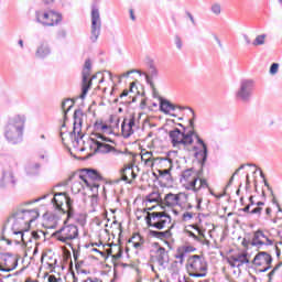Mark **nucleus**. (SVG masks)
Listing matches in <instances>:
<instances>
[{
    "mask_svg": "<svg viewBox=\"0 0 282 282\" xmlns=\"http://www.w3.org/2000/svg\"><path fill=\"white\" fill-rule=\"evenodd\" d=\"M39 209H18L9 218V221H13L12 230L13 235H20L21 241L25 243V228H29L30 224L39 219Z\"/></svg>",
    "mask_w": 282,
    "mask_h": 282,
    "instance_id": "nucleus-1",
    "label": "nucleus"
},
{
    "mask_svg": "<svg viewBox=\"0 0 282 282\" xmlns=\"http://www.w3.org/2000/svg\"><path fill=\"white\" fill-rule=\"evenodd\" d=\"M188 109L192 113V118L188 119V126L185 127L182 123L177 124L178 127H182L185 133H189L191 138H195L196 144L198 145H193L192 151L194 153V158H196V160L200 162L202 166H204V164L208 162V145L206 144V142H204V139L199 138V133L195 131V111L192 110V108Z\"/></svg>",
    "mask_w": 282,
    "mask_h": 282,
    "instance_id": "nucleus-2",
    "label": "nucleus"
},
{
    "mask_svg": "<svg viewBox=\"0 0 282 282\" xmlns=\"http://www.w3.org/2000/svg\"><path fill=\"white\" fill-rule=\"evenodd\" d=\"M25 120L24 115H17L9 119L4 127V138L9 144H21V142H23Z\"/></svg>",
    "mask_w": 282,
    "mask_h": 282,
    "instance_id": "nucleus-3",
    "label": "nucleus"
},
{
    "mask_svg": "<svg viewBox=\"0 0 282 282\" xmlns=\"http://www.w3.org/2000/svg\"><path fill=\"white\" fill-rule=\"evenodd\" d=\"M198 163L200 164L199 170L189 167L181 173L180 183L186 191H197V182H199V177L204 175V166H206V163H204V165H202L199 161Z\"/></svg>",
    "mask_w": 282,
    "mask_h": 282,
    "instance_id": "nucleus-4",
    "label": "nucleus"
},
{
    "mask_svg": "<svg viewBox=\"0 0 282 282\" xmlns=\"http://www.w3.org/2000/svg\"><path fill=\"white\" fill-rule=\"evenodd\" d=\"M51 202L56 210H61V213L67 215V219H74V215H76L74 210V199H72L67 193L59 192L54 194Z\"/></svg>",
    "mask_w": 282,
    "mask_h": 282,
    "instance_id": "nucleus-5",
    "label": "nucleus"
},
{
    "mask_svg": "<svg viewBox=\"0 0 282 282\" xmlns=\"http://www.w3.org/2000/svg\"><path fill=\"white\" fill-rule=\"evenodd\" d=\"M95 138H89L90 140V153L87 155V158H94V155H97V153H111L113 151V147L107 142H111V139L106 137L105 134L100 132L93 133Z\"/></svg>",
    "mask_w": 282,
    "mask_h": 282,
    "instance_id": "nucleus-6",
    "label": "nucleus"
},
{
    "mask_svg": "<svg viewBox=\"0 0 282 282\" xmlns=\"http://www.w3.org/2000/svg\"><path fill=\"white\" fill-rule=\"evenodd\" d=\"M69 219L66 218L64 220V225L52 234L53 239L61 241V243H65L66 246H72V241L74 239H78V226L74 224H67Z\"/></svg>",
    "mask_w": 282,
    "mask_h": 282,
    "instance_id": "nucleus-7",
    "label": "nucleus"
},
{
    "mask_svg": "<svg viewBox=\"0 0 282 282\" xmlns=\"http://www.w3.org/2000/svg\"><path fill=\"white\" fill-rule=\"evenodd\" d=\"M169 138L171 140L174 149H185L186 151H193V148H188L195 142L191 137V132H185L178 128H174L169 132Z\"/></svg>",
    "mask_w": 282,
    "mask_h": 282,
    "instance_id": "nucleus-8",
    "label": "nucleus"
},
{
    "mask_svg": "<svg viewBox=\"0 0 282 282\" xmlns=\"http://www.w3.org/2000/svg\"><path fill=\"white\" fill-rule=\"evenodd\" d=\"M187 272L189 276L203 279L208 272V264L202 256L194 254L187 260Z\"/></svg>",
    "mask_w": 282,
    "mask_h": 282,
    "instance_id": "nucleus-9",
    "label": "nucleus"
},
{
    "mask_svg": "<svg viewBox=\"0 0 282 282\" xmlns=\"http://www.w3.org/2000/svg\"><path fill=\"white\" fill-rule=\"evenodd\" d=\"M84 116L85 113L83 112L82 109H77L74 112L73 131L68 133L74 149H78L82 142L83 144H85V141H83V139L85 138V134H83V117Z\"/></svg>",
    "mask_w": 282,
    "mask_h": 282,
    "instance_id": "nucleus-10",
    "label": "nucleus"
},
{
    "mask_svg": "<svg viewBox=\"0 0 282 282\" xmlns=\"http://www.w3.org/2000/svg\"><path fill=\"white\" fill-rule=\"evenodd\" d=\"M35 21L44 28H54V25H58L63 21V14L53 10H37L35 11Z\"/></svg>",
    "mask_w": 282,
    "mask_h": 282,
    "instance_id": "nucleus-11",
    "label": "nucleus"
},
{
    "mask_svg": "<svg viewBox=\"0 0 282 282\" xmlns=\"http://www.w3.org/2000/svg\"><path fill=\"white\" fill-rule=\"evenodd\" d=\"M145 223L148 224L149 228L162 230L166 227V224H171V215L166 214V212H148Z\"/></svg>",
    "mask_w": 282,
    "mask_h": 282,
    "instance_id": "nucleus-12",
    "label": "nucleus"
},
{
    "mask_svg": "<svg viewBox=\"0 0 282 282\" xmlns=\"http://www.w3.org/2000/svg\"><path fill=\"white\" fill-rule=\"evenodd\" d=\"M254 89V80L252 79H242L240 86L236 91V98L241 100V102H250L252 98V91Z\"/></svg>",
    "mask_w": 282,
    "mask_h": 282,
    "instance_id": "nucleus-13",
    "label": "nucleus"
},
{
    "mask_svg": "<svg viewBox=\"0 0 282 282\" xmlns=\"http://www.w3.org/2000/svg\"><path fill=\"white\" fill-rule=\"evenodd\" d=\"M82 76V94L79 95V98H82V100H85L91 87V79H89V76H91V59L88 58L85 61Z\"/></svg>",
    "mask_w": 282,
    "mask_h": 282,
    "instance_id": "nucleus-14",
    "label": "nucleus"
},
{
    "mask_svg": "<svg viewBox=\"0 0 282 282\" xmlns=\"http://www.w3.org/2000/svg\"><path fill=\"white\" fill-rule=\"evenodd\" d=\"M102 30V21L100 20V11L96 8L91 10V26H90V41L96 43Z\"/></svg>",
    "mask_w": 282,
    "mask_h": 282,
    "instance_id": "nucleus-15",
    "label": "nucleus"
},
{
    "mask_svg": "<svg viewBox=\"0 0 282 282\" xmlns=\"http://www.w3.org/2000/svg\"><path fill=\"white\" fill-rule=\"evenodd\" d=\"M0 261L3 265L0 264V272H12L19 267V259H17L12 253H0Z\"/></svg>",
    "mask_w": 282,
    "mask_h": 282,
    "instance_id": "nucleus-16",
    "label": "nucleus"
},
{
    "mask_svg": "<svg viewBox=\"0 0 282 282\" xmlns=\"http://www.w3.org/2000/svg\"><path fill=\"white\" fill-rule=\"evenodd\" d=\"M252 263L258 268H261V265H267L264 269H260L259 272H268L272 264V256L265 251H261L254 257Z\"/></svg>",
    "mask_w": 282,
    "mask_h": 282,
    "instance_id": "nucleus-17",
    "label": "nucleus"
},
{
    "mask_svg": "<svg viewBox=\"0 0 282 282\" xmlns=\"http://www.w3.org/2000/svg\"><path fill=\"white\" fill-rule=\"evenodd\" d=\"M76 100H78V98L76 99H65L63 102H62V111L64 113V122L63 124L61 126V131H59V137L62 139V142L63 144H65V122H67V112L68 111H72V109L74 108V105H76Z\"/></svg>",
    "mask_w": 282,
    "mask_h": 282,
    "instance_id": "nucleus-18",
    "label": "nucleus"
},
{
    "mask_svg": "<svg viewBox=\"0 0 282 282\" xmlns=\"http://www.w3.org/2000/svg\"><path fill=\"white\" fill-rule=\"evenodd\" d=\"M141 162H143L149 169H153V166H155L158 162L160 164H170L171 166V161L162 158H153V152H144L143 154H141Z\"/></svg>",
    "mask_w": 282,
    "mask_h": 282,
    "instance_id": "nucleus-19",
    "label": "nucleus"
},
{
    "mask_svg": "<svg viewBox=\"0 0 282 282\" xmlns=\"http://www.w3.org/2000/svg\"><path fill=\"white\" fill-rule=\"evenodd\" d=\"M82 173H84V174H79V180L82 182H84V184H86V186H91V184L89 183L87 177L89 180H93L94 182L102 181V175H100L97 172V170H95V169H84V170H82Z\"/></svg>",
    "mask_w": 282,
    "mask_h": 282,
    "instance_id": "nucleus-20",
    "label": "nucleus"
},
{
    "mask_svg": "<svg viewBox=\"0 0 282 282\" xmlns=\"http://www.w3.org/2000/svg\"><path fill=\"white\" fill-rule=\"evenodd\" d=\"M17 186V177L12 171L3 172L0 180V188H14Z\"/></svg>",
    "mask_w": 282,
    "mask_h": 282,
    "instance_id": "nucleus-21",
    "label": "nucleus"
},
{
    "mask_svg": "<svg viewBox=\"0 0 282 282\" xmlns=\"http://www.w3.org/2000/svg\"><path fill=\"white\" fill-rule=\"evenodd\" d=\"M272 240L265 236L261 230L254 232L251 245L257 248H261V246H272Z\"/></svg>",
    "mask_w": 282,
    "mask_h": 282,
    "instance_id": "nucleus-22",
    "label": "nucleus"
},
{
    "mask_svg": "<svg viewBox=\"0 0 282 282\" xmlns=\"http://www.w3.org/2000/svg\"><path fill=\"white\" fill-rule=\"evenodd\" d=\"M52 54V47L47 42H40L35 51V58H40L41 61L47 58Z\"/></svg>",
    "mask_w": 282,
    "mask_h": 282,
    "instance_id": "nucleus-23",
    "label": "nucleus"
},
{
    "mask_svg": "<svg viewBox=\"0 0 282 282\" xmlns=\"http://www.w3.org/2000/svg\"><path fill=\"white\" fill-rule=\"evenodd\" d=\"M137 177L138 174L133 171V164L126 165L124 169L121 170V180L127 184H131Z\"/></svg>",
    "mask_w": 282,
    "mask_h": 282,
    "instance_id": "nucleus-24",
    "label": "nucleus"
},
{
    "mask_svg": "<svg viewBox=\"0 0 282 282\" xmlns=\"http://www.w3.org/2000/svg\"><path fill=\"white\" fill-rule=\"evenodd\" d=\"M176 109H184L182 106H175L169 99L160 98V111L163 113H171V111H175Z\"/></svg>",
    "mask_w": 282,
    "mask_h": 282,
    "instance_id": "nucleus-25",
    "label": "nucleus"
},
{
    "mask_svg": "<svg viewBox=\"0 0 282 282\" xmlns=\"http://www.w3.org/2000/svg\"><path fill=\"white\" fill-rule=\"evenodd\" d=\"M156 261L161 268L169 265V251L164 247H159L156 250Z\"/></svg>",
    "mask_w": 282,
    "mask_h": 282,
    "instance_id": "nucleus-26",
    "label": "nucleus"
},
{
    "mask_svg": "<svg viewBox=\"0 0 282 282\" xmlns=\"http://www.w3.org/2000/svg\"><path fill=\"white\" fill-rule=\"evenodd\" d=\"M173 228V226L171 227ZM171 228L165 231H158V230H149L150 237H154L155 239H161V241H164V239H171L173 237V234L171 232Z\"/></svg>",
    "mask_w": 282,
    "mask_h": 282,
    "instance_id": "nucleus-27",
    "label": "nucleus"
},
{
    "mask_svg": "<svg viewBox=\"0 0 282 282\" xmlns=\"http://www.w3.org/2000/svg\"><path fill=\"white\" fill-rule=\"evenodd\" d=\"M164 204L165 206H177V204H180V194H173V193H169L165 197H164Z\"/></svg>",
    "mask_w": 282,
    "mask_h": 282,
    "instance_id": "nucleus-28",
    "label": "nucleus"
},
{
    "mask_svg": "<svg viewBox=\"0 0 282 282\" xmlns=\"http://www.w3.org/2000/svg\"><path fill=\"white\" fill-rule=\"evenodd\" d=\"M144 76L148 84L149 80L153 83V78H158V76H160V72L158 70V67H155V64H149V74H144Z\"/></svg>",
    "mask_w": 282,
    "mask_h": 282,
    "instance_id": "nucleus-29",
    "label": "nucleus"
},
{
    "mask_svg": "<svg viewBox=\"0 0 282 282\" xmlns=\"http://www.w3.org/2000/svg\"><path fill=\"white\" fill-rule=\"evenodd\" d=\"M28 175H39L41 173V163H31L25 167Z\"/></svg>",
    "mask_w": 282,
    "mask_h": 282,
    "instance_id": "nucleus-30",
    "label": "nucleus"
},
{
    "mask_svg": "<svg viewBox=\"0 0 282 282\" xmlns=\"http://www.w3.org/2000/svg\"><path fill=\"white\" fill-rule=\"evenodd\" d=\"M230 260L234 261V263H240V265H243V263H250V260L248 259V253H239L238 256H231Z\"/></svg>",
    "mask_w": 282,
    "mask_h": 282,
    "instance_id": "nucleus-31",
    "label": "nucleus"
},
{
    "mask_svg": "<svg viewBox=\"0 0 282 282\" xmlns=\"http://www.w3.org/2000/svg\"><path fill=\"white\" fill-rule=\"evenodd\" d=\"M129 243H133V248L138 249V248H142V243H144V241H142V236H140V234H134L133 237H131L128 240Z\"/></svg>",
    "mask_w": 282,
    "mask_h": 282,
    "instance_id": "nucleus-32",
    "label": "nucleus"
},
{
    "mask_svg": "<svg viewBox=\"0 0 282 282\" xmlns=\"http://www.w3.org/2000/svg\"><path fill=\"white\" fill-rule=\"evenodd\" d=\"M121 133H122L123 138H131V135H133L134 131H133V129H131L130 126L127 124V121H122Z\"/></svg>",
    "mask_w": 282,
    "mask_h": 282,
    "instance_id": "nucleus-33",
    "label": "nucleus"
},
{
    "mask_svg": "<svg viewBox=\"0 0 282 282\" xmlns=\"http://www.w3.org/2000/svg\"><path fill=\"white\" fill-rule=\"evenodd\" d=\"M85 188V184H83L82 181H75L72 185V193H74L75 195H78V193H80V191H83Z\"/></svg>",
    "mask_w": 282,
    "mask_h": 282,
    "instance_id": "nucleus-34",
    "label": "nucleus"
},
{
    "mask_svg": "<svg viewBox=\"0 0 282 282\" xmlns=\"http://www.w3.org/2000/svg\"><path fill=\"white\" fill-rule=\"evenodd\" d=\"M147 202H149L150 204H153L155 202H162V197L158 192H152L147 196Z\"/></svg>",
    "mask_w": 282,
    "mask_h": 282,
    "instance_id": "nucleus-35",
    "label": "nucleus"
},
{
    "mask_svg": "<svg viewBox=\"0 0 282 282\" xmlns=\"http://www.w3.org/2000/svg\"><path fill=\"white\" fill-rule=\"evenodd\" d=\"M265 39H268L267 34H260L254 39L252 45H254L256 47L259 45H265Z\"/></svg>",
    "mask_w": 282,
    "mask_h": 282,
    "instance_id": "nucleus-36",
    "label": "nucleus"
},
{
    "mask_svg": "<svg viewBox=\"0 0 282 282\" xmlns=\"http://www.w3.org/2000/svg\"><path fill=\"white\" fill-rule=\"evenodd\" d=\"M198 181H199L198 186H196V189H194L193 193H199L202 188H208V181H206V178H202L200 176Z\"/></svg>",
    "mask_w": 282,
    "mask_h": 282,
    "instance_id": "nucleus-37",
    "label": "nucleus"
},
{
    "mask_svg": "<svg viewBox=\"0 0 282 282\" xmlns=\"http://www.w3.org/2000/svg\"><path fill=\"white\" fill-rule=\"evenodd\" d=\"M174 257L178 259V263H181V265L184 264V259H186V253L181 249V247L177 248Z\"/></svg>",
    "mask_w": 282,
    "mask_h": 282,
    "instance_id": "nucleus-38",
    "label": "nucleus"
},
{
    "mask_svg": "<svg viewBox=\"0 0 282 282\" xmlns=\"http://www.w3.org/2000/svg\"><path fill=\"white\" fill-rule=\"evenodd\" d=\"M56 39L57 41H65V39H67V30L59 29L56 33Z\"/></svg>",
    "mask_w": 282,
    "mask_h": 282,
    "instance_id": "nucleus-39",
    "label": "nucleus"
},
{
    "mask_svg": "<svg viewBox=\"0 0 282 282\" xmlns=\"http://www.w3.org/2000/svg\"><path fill=\"white\" fill-rule=\"evenodd\" d=\"M159 175L164 180H171V169L159 170Z\"/></svg>",
    "mask_w": 282,
    "mask_h": 282,
    "instance_id": "nucleus-40",
    "label": "nucleus"
},
{
    "mask_svg": "<svg viewBox=\"0 0 282 282\" xmlns=\"http://www.w3.org/2000/svg\"><path fill=\"white\" fill-rule=\"evenodd\" d=\"M135 72H138V70H135V69L128 70L126 73H122L121 75H118L117 78H118L119 83H121L122 78H129V76H131V74H135Z\"/></svg>",
    "mask_w": 282,
    "mask_h": 282,
    "instance_id": "nucleus-41",
    "label": "nucleus"
},
{
    "mask_svg": "<svg viewBox=\"0 0 282 282\" xmlns=\"http://www.w3.org/2000/svg\"><path fill=\"white\" fill-rule=\"evenodd\" d=\"M212 12H213V14H216V17H219V14H221V4L214 3L212 6Z\"/></svg>",
    "mask_w": 282,
    "mask_h": 282,
    "instance_id": "nucleus-42",
    "label": "nucleus"
},
{
    "mask_svg": "<svg viewBox=\"0 0 282 282\" xmlns=\"http://www.w3.org/2000/svg\"><path fill=\"white\" fill-rule=\"evenodd\" d=\"M123 122H126L130 129H133V127H135V116L132 115L129 119H123Z\"/></svg>",
    "mask_w": 282,
    "mask_h": 282,
    "instance_id": "nucleus-43",
    "label": "nucleus"
},
{
    "mask_svg": "<svg viewBox=\"0 0 282 282\" xmlns=\"http://www.w3.org/2000/svg\"><path fill=\"white\" fill-rule=\"evenodd\" d=\"M269 72H270L271 76L276 75L279 73V63L271 64Z\"/></svg>",
    "mask_w": 282,
    "mask_h": 282,
    "instance_id": "nucleus-44",
    "label": "nucleus"
},
{
    "mask_svg": "<svg viewBox=\"0 0 282 282\" xmlns=\"http://www.w3.org/2000/svg\"><path fill=\"white\" fill-rule=\"evenodd\" d=\"M148 85H150L152 89L153 98H158L159 93H158V88H155V84L151 82V79H148Z\"/></svg>",
    "mask_w": 282,
    "mask_h": 282,
    "instance_id": "nucleus-45",
    "label": "nucleus"
},
{
    "mask_svg": "<svg viewBox=\"0 0 282 282\" xmlns=\"http://www.w3.org/2000/svg\"><path fill=\"white\" fill-rule=\"evenodd\" d=\"M180 249H181L185 254H188V252H195V247H193V246H183V247H180Z\"/></svg>",
    "mask_w": 282,
    "mask_h": 282,
    "instance_id": "nucleus-46",
    "label": "nucleus"
},
{
    "mask_svg": "<svg viewBox=\"0 0 282 282\" xmlns=\"http://www.w3.org/2000/svg\"><path fill=\"white\" fill-rule=\"evenodd\" d=\"M279 268H281V263L276 264L273 270L268 274L269 276V282L272 281V276H274V274H276V271L279 270Z\"/></svg>",
    "mask_w": 282,
    "mask_h": 282,
    "instance_id": "nucleus-47",
    "label": "nucleus"
},
{
    "mask_svg": "<svg viewBox=\"0 0 282 282\" xmlns=\"http://www.w3.org/2000/svg\"><path fill=\"white\" fill-rule=\"evenodd\" d=\"M174 43H175V45H176V47H177L178 50H182V47H183L182 37H180L178 35H176V36L174 37Z\"/></svg>",
    "mask_w": 282,
    "mask_h": 282,
    "instance_id": "nucleus-48",
    "label": "nucleus"
},
{
    "mask_svg": "<svg viewBox=\"0 0 282 282\" xmlns=\"http://www.w3.org/2000/svg\"><path fill=\"white\" fill-rule=\"evenodd\" d=\"M182 218H183V221H188V220L193 219V213H191V212H185V213L183 214Z\"/></svg>",
    "mask_w": 282,
    "mask_h": 282,
    "instance_id": "nucleus-49",
    "label": "nucleus"
},
{
    "mask_svg": "<svg viewBox=\"0 0 282 282\" xmlns=\"http://www.w3.org/2000/svg\"><path fill=\"white\" fill-rule=\"evenodd\" d=\"M105 123H102V121H96L95 122V124H94V129H95V131H99V132H101L102 131V126H104Z\"/></svg>",
    "mask_w": 282,
    "mask_h": 282,
    "instance_id": "nucleus-50",
    "label": "nucleus"
},
{
    "mask_svg": "<svg viewBox=\"0 0 282 282\" xmlns=\"http://www.w3.org/2000/svg\"><path fill=\"white\" fill-rule=\"evenodd\" d=\"M261 210H263L262 207H256L251 209L250 215H261Z\"/></svg>",
    "mask_w": 282,
    "mask_h": 282,
    "instance_id": "nucleus-51",
    "label": "nucleus"
},
{
    "mask_svg": "<svg viewBox=\"0 0 282 282\" xmlns=\"http://www.w3.org/2000/svg\"><path fill=\"white\" fill-rule=\"evenodd\" d=\"M188 237H192L194 241H200L199 237L193 231H187Z\"/></svg>",
    "mask_w": 282,
    "mask_h": 282,
    "instance_id": "nucleus-52",
    "label": "nucleus"
},
{
    "mask_svg": "<svg viewBox=\"0 0 282 282\" xmlns=\"http://www.w3.org/2000/svg\"><path fill=\"white\" fill-rule=\"evenodd\" d=\"M109 131H111V128L107 126V123H104L101 127V133H109Z\"/></svg>",
    "mask_w": 282,
    "mask_h": 282,
    "instance_id": "nucleus-53",
    "label": "nucleus"
},
{
    "mask_svg": "<svg viewBox=\"0 0 282 282\" xmlns=\"http://www.w3.org/2000/svg\"><path fill=\"white\" fill-rule=\"evenodd\" d=\"M186 15L188 17L191 23H193V25H195V18L193 17V13L189 11H186Z\"/></svg>",
    "mask_w": 282,
    "mask_h": 282,
    "instance_id": "nucleus-54",
    "label": "nucleus"
},
{
    "mask_svg": "<svg viewBox=\"0 0 282 282\" xmlns=\"http://www.w3.org/2000/svg\"><path fill=\"white\" fill-rule=\"evenodd\" d=\"M202 202H203L202 198L196 197V208H197V210H202Z\"/></svg>",
    "mask_w": 282,
    "mask_h": 282,
    "instance_id": "nucleus-55",
    "label": "nucleus"
},
{
    "mask_svg": "<svg viewBox=\"0 0 282 282\" xmlns=\"http://www.w3.org/2000/svg\"><path fill=\"white\" fill-rule=\"evenodd\" d=\"M214 39H215L217 45H218L220 48H223V47H224V44H221V40H219V37H218L217 35H214Z\"/></svg>",
    "mask_w": 282,
    "mask_h": 282,
    "instance_id": "nucleus-56",
    "label": "nucleus"
},
{
    "mask_svg": "<svg viewBox=\"0 0 282 282\" xmlns=\"http://www.w3.org/2000/svg\"><path fill=\"white\" fill-rule=\"evenodd\" d=\"M127 96H129V90H128V89H124V90L120 94L119 98H127Z\"/></svg>",
    "mask_w": 282,
    "mask_h": 282,
    "instance_id": "nucleus-57",
    "label": "nucleus"
},
{
    "mask_svg": "<svg viewBox=\"0 0 282 282\" xmlns=\"http://www.w3.org/2000/svg\"><path fill=\"white\" fill-rule=\"evenodd\" d=\"M86 281H87V282H102V280H100V279H98V278H94V279L87 278Z\"/></svg>",
    "mask_w": 282,
    "mask_h": 282,
    "instance_id": "nucleus-58",
    "label": "nucleus"
},
{
    "mask_svg": "<svg viewBox=\"0 0 282 282\" xmlns=\"http://www.w3.org/2000/svg\"><path fill=\"white\" fill-rule=\"evenodd\" d=\"M130 19L131 21H135V13L133 12V9L129 10Z\"/></svg>",
    "mask_w": 282,
    "mask_h": 282,
    "instance_id": "nucleus-59",
    "label": "nucleus"
},
{
    "mask_svg": "<svg viewBox=\"0 0 282 282\" xmlns=\"http://www.w3.org/2000/svg\"><path fill=\"white\" fill-rule=\"evenodd\" d=\"M47 197H52V194H45L42 197L35 199L34 202H41V199H47Z\"/></svg>",
    "mask_w": 282,
    "mask_h": 282,
    "instance_id": "nucleus-60",
    "label": "nucleus"
},
{
    "mask_svg": "<svg viewBox=\"0 0 282 282\" xmlns=\"http://www.w3.org/2000/svg\"><path fill=\"white\" fill-rule=\"evenodd\" d=\"M140 108L141 109H147V99H142L140 102Z\"/></svg>",
    "mask_w": 282,
    "mask_h": 282,
    "instance_id": "nucleus-61",
    "label": "nucleus"
},
{
    "mask_svg": "<svg viewBox=\"0 0 282 282\" xmlns=\"http://www.w3.org/2000/svg\"><path fill=\"white\" fill-rule=\"evenodd\" d=\"M48 282H58V279H56V275H50Z\"/></svg>",
    "mask_w": 282,
    "mask_h": 282,
    "instance_id": "nucleus-62",
    "label": "nucleus"
},
{
    "mask_svg": "<svg viewBox=\"0 0 282 282\" xmlns=\"http://www.w3.org/2000/svg\"><path fill=\"white\" fill-rule=\"evenodd\" d=\"M56 226H58L56 221H54L52 225L46 224V228H51V229L56 228Z\"/></svg>",
    "mask_w": 282,
    "mask_h": 282,
    "instance_id": "nucleus-63",
    "label": "nucleus"
},
{
    "mask_svg": "<svg viewBox=\"0 0 282 282\" xmlns=\"http://www.w3.org/2000/svg\"><path fill=\"white\" fill-rule=\"evenodd\" d=\"M31 235H32L33 239H41V236H39L37 231H32Z\"/></svg>",
    "mask_w": 282,
    "mask_h": 282,
    "instance_id": "nucleus-64",
    "label": "nucleus"
}]
</instances>
